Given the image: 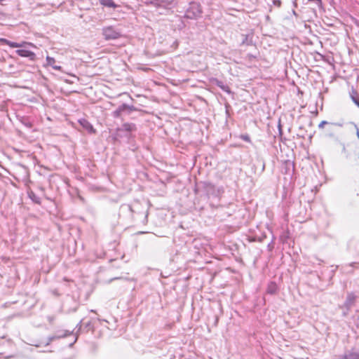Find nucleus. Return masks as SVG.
<instances>
[{"instance_id":"obj_1","label":"nucleus","mask_w":359,"mask_h":359,"mask_svg":"<svg viewBox=\"0 0 359 359\" xmlns=\"http://www.w3.org/2000/svg\"><path fill=\"white\" fill-rule=\"evenodd\" d=\"M102 33L105 40H115L121 36L120 30L116 29L113 26L104 27Z\"/></svg>"},{"instance_id":"obj_2","label":"nucleus","mask_w":359,"mask_h":359,"mask_svg":"<svg viewBox=\"0 0 359 359\" xmlns=\"http://www.w3.org/2000/svg\"><path fill=\"white\" fill-rule=\"evenodd\" d=\"M202 190L206 194L208 197L218 196L220 193V189L215 187L214 184L207 182H202L200 183Z\"/></svg>"},{"instance_id":"obj_3","label":"nucleus","mask_w":359,"mask_h":359,"mask_svg":"<svg viewBox=\"0 0 359 359\" xmlns=\"http://www.w3.org/2000/svg\"><path fill=\"white\" fill-rule=\"evenodd\" d=\"M202 13L201 6L196 2H191L186 11V16L188 18H196L201 15Z\"/></svg>"},{"instance_id":"obj_4","label":"nucleus","mask_w":359,"mask_h":359,"mask_svg":"<svg viewBox=\"0 0 359 359\" xmlns=\"http://www.w3.org/2000/svg\"><path fill=\"white\" fill-rule=\"evenodd\" d=\"M71 334H72V332L68 331V330L58 331L55 335L49 337L46 341L41 342L39 344H34V345L37 346V347H39V346H41L42 345L48 346L53 341H54L55 339H60V338H62V337H65L67 336L70 335Z\"/></svg>"},{"instance_id":"obj_5","label":"nucleus","mask_w":359,"mask_h":359,"mask_svg":"<svg viewBox=\"0 0 359 359\" xmlns=\"http://www.w3.org/2000/svg\"><path fill=\"white\" fill-rule=\"evenodd\" d=\"M357 299V296L353 293L350 292L348 293L346 301L344 302V305L342 306V308L346 309V312L344 313V316H346L348 313V311L351 309V308L355 305V301Z\"/></svg>"},{"instance_id":"obj_6","label":"nucleus","mask_w":359,"mask_h":359,"mask_svg":"<svg viewBox=\"0 0 359 359\" xmlns=\"http://www.w3.org/2000/svg\"><path fill=\"white\" fill-rule=\"evenodd\" d=\"M135 109L134 106H130L127 104H123L120 105L115 111H113L112 116L114 118H118L121 116V114L126 111L128 110L130 111H134Z\"/></svg>"},{"instance_id":"obj_7","label":"nucleus","mask_w":359,"mask_h":359,"mask_svg":"<svg viewBox=\"0 0 359 359\" xmlns=\"http://www.w3.org/2000/svg\"><path fill=\"white\" fill-rule=\"evenodd\" d=\"M0 41L2 43L9 46L11 48H21V47H24L25 45L33 46V44L31 43H28V42H25V41H23L22 43H16V42H13V41H8L6 39H0Z\"/></svg>"},{"instance_id":"obj_8","label":"nucleus","mask_w":359,"mask_h":359,"mask_svg":"<svg viewBox=\"0 0 359 359\" xmlns=\"http://www.w3.org/2000/svg\"><path fill=\"white\" fill-rule=\"evenodd\" d=\"M15 53L20 57H27L30 60L34 61L36 59V55L34 52L25 50V49H18L15 51Z\"/></svg>"},{"instance_id":"obj_9","label":"nucleus","mask_w":359,"mask_h":359,"mask_svg":"<svg viewBox=\"0 0 359 359\" xmlns=\"http://www.w3.org/2000/svg\"><path fill=\"white\" fill-rule=\"evenodd\" d=\"M80 125L86 129L89 133H95V130L93 128L92 124L85 118L79 120Z\"/></svg>"},{"instance_id":"obj_10","label":"nucleus","mask_w":359,"mask_h":359,"mask_svg":"<svg viewBox=\"0 0 359 359\" xmlns=\"http://www.w3.org/2000/svg\"><path fill=\"white\" fill-rule=\"evenodd\" d=\"M46 60L47 65L51 66L53 67V69H54L55 70H62L61 66L55 65V58L50 57V56H47L46 58Z\"/></svg>"},{"instance_id":"obj_11","label":"nucleus","mask_w":359,"mask_h":359,"mask_svg":"<svg viewBox=\"0 0 359 359\" xmlns=\"http://www.w3.org/2000/svg\"><path fill=\"white\" fill-rule=\"evenodd\" d=\"M121 130L127 132H133L136 130V126L133 123H125L122 125Z\"/></svg>"},{"instance_id":"obj_12","label":"nucleus","mask_w":359,"mask_h":359,"mask_svg":"<svg viewBox=\"0 0 359 359\" xmlns=\"http://www.w3.org/2000/svg\"><path fill=\"white\" fill-rule=\"evenodd\" d=\"M101 5L108 8H116L118 6L114 3L113 0H99Z\"/></svg>"},{"instance_id":"obj_13","label":"nucleus","mask_w":359,"mask_h":359,"mask_svg":"<svg viewBox=\"0 0 359 359\" xmlns=\"http://www.w3.org/2000/svg\"><path fill=\"white\" fill-rule=\"evenodd\" d=\"M277 290H278V287L275 283L271 282L268 285V287H267V292L268 293L275 294Z\"/></svg>"},{"instance_id":"obj_14","label":"nucleus","mask_w":359,"mask_h":359,"mask_svg":"<svg viewBox=\"0 0 359 359\" xmlns=\"http://www.w3.org/2000/svg\"><path fill=\"white\" fill-rule=\"evenodd\" d=\"M327 125L329 126V127L327 128V132H329V133L333 132L334 127H335V126H338V127H342L343 126V123H328ZM330 135L332 136L333 134L330 133Z\"/></svg>"},{"instance_id":"obj_15","label":"nucleus","mask_w":359,"mask_h":359,"mask_svg":"<svg viewBox=\"0 0 359 359\" xmlns=\"http://www.w3.org/2000/svg\"><path fill=\"white\" fill-rule=\"evenodd\" d=\"M351 97L353 102L359 107L358 94L355 90H352V91L351 93Z\"/></svg>"},{"instance_id":"obj_16","label":"nucleus","mask_w":359,"mask_h":359,"mask_svg":"<svg viewBox=\"0 0 359 359\" xmlns=\"http://www.w3.org/2000/svg\"><path fill=\"white\" fill-rule=\"evenodd\" d=\"M121 209L123 210V211H130L131 213H133L134 212V210H133V208L131 205H129V204H123L121 205Z\"/></svg>"},{"instance_id":"obj_17","label":"nucleus","mask_w":359,"mask_h":359,"mask_svg":"<svg viewBox=\"0 0 359 359\" xmlns=\"http://www.w3.org/2000/svg\"><path fill=\"white\" fill-rule=\"evenodd\" d=\"M29 198L34 201L36 203L39 204L41 203L39 198L36 197L34 192L31 191L29 193Z\"/></svg>"},{"instance_id":"obj_18","label":"nucleus","mask_w":359,"mask_h":359,"mask_svg":"<svg viewBox=\"0 0 359 359\" xmlns=\"http://www.w3.org/2000/svg\"><path fill=\"white\" fill-rule=\"evenodd\" d=\"M222 90H223L224 91L228 93H231V90H230V88H229V86H224V87H222Z\"/></svg>"},{"instance_id":"obj_19","label":"nucleus","mask_w":359,"mask_h":359,"mask_svg":"<svg viewBox=\"0 0 359 359\" xmlns=\"http://www.w3.org/2000/svg\"><path fill=\"white\" fill-rule=\"evenodd\" d=\"M329 122L326 121H323L320 123V124L318 125V128H321L324 126V125H327Z\"/></svg>"},{"instance_id":"obj_20","label":"nucleus","mask_w":359,"mask_h":359,"mask_svg":"<svg viewBox=\"0 0 359 359\" xmlns=\"http://www.w3.org/2000/svg\"><path fill=\"white\" fill-rule=\"evenodd\" d=\"M355 323L358 326H359V310L357 311V316L355 318Z\"/></svg>"},{"instance_id":"obj_21","label":"nucleus","mask_w":359,"mask_h":359,"mask_svg":"<svg viewBox=\"0 0 359 359\" xmlns=\"http://www.w3.org/2000/svg\"><path fill=\"white\" fill-rule=\"evenodd\" d=\"M217 85L218 87H219L222 89V87H224V83L222 81H217Z\"/></svg>"},{"instance_id":"obj_22","label":"nucleus","mask_w":359,"mask_h":359,"mask_svg":"<svg viewBox=\"0 0 359 359\" xmlns=\"http://www.w3.org/2000/svg\"><path fill=\"white\" fill-rule=\"evenodd\" d=\"M278 130H279L280 135H282V129H281V125H280V120H279V123H278Z\"/></svg>"},{"instance_id":"obj_23","label":"nucleus","mask_w":359,"mask_h":359,"mask_svg":"<svg viewBox=\"0 0 359 359\" xmlns=\"http://www.w3.org/2000/svg\"><path fill=\"white\" fill-rule=\"evenodd\" d=\"M246 57L248 58L250 60H251L252 58H255V57L251 54H248L246 55Z\"/></svg>"},{"instance_id":"obj_24","label":"nucleus","mask_w":359,"mask_h":359,"mask_svg":"<svg viewBox=\"0 0 359 359\" xmlns=\"http://www.w3.org/2000/svg\"><path fill=\"white\" fill-rule=\"evenodd\" d=\"M243 140L248 142L250 141V137L248 135H245L243 137Z\"/></svg>"},{"instance_id":"obj_25","label":"nucleus","mask_w":359,"mask_h":359,"mask_svg":"<svg viewBox=\"0 0 359 359\" xmlns=\"http://www.w3.org/2000/svg\"><path fill=\"white\" fill-rule=\"evenodd\" d=\"M158 0H154V1H151V4H154V6H158Z\"/></svg>"},{"instance_id":"obj_26","label":"nucleus","mask_w":359,"mask_h":359,"mask_svg":"<svg viewBox=\"0 0 359 359\" xmlns=\"http://www.w3.org/2000/svg\"><path fill=\"white\" fill-rule=\"evenodd\" d=\"M341 146H342V151L345 152L346 151V147H345L344 144L341 143Z\"/></svg>"},{"instance_id":"obj_27","label":"nucleus","mask_w":359,"mask_h":359,"mask_svg":"<svg viewBox=\"0 0 359 359\" xmlns=\"http://www.w3.org/2000/svg\"><path fill=\"white\" fill-rule=\"evenodd\" d=\"M357 136H358V137L359 139V130H358V128H357Z\"/></svg>"},{"instance_id":"obj_28","label":"nucleus","mask_w":359,"mask_h":359,"mask_svg":"<svg viewBox=\"0 0 359 359\" xmlns=\"http://www.w3.org/2000/svg\"><path fill=\"white\" fill-rule=\"evenodd\" d=\"M354 264H355V263H351V264H350V266H353Z\"/></svg>"},{"instance_id":"obj_29","label":"nucleus","mask_w":359,"mask_h":359,"mask_svg":"<svg viewBox=\"0 0 359 359\" xmlns=\"http://www.w3.org/2000/svg\"><path fill=\"white\" fill-rule=\"evenodd\" d=\"M276 4L280 5V1H278V2H276Z\"/></svg>"},{"instance_id":"obj_30","label":"nucleus","mask_w":359,"mask_h":359,"mask_svg":"<svg viewBox=\"0 0 359 359\" xmlns=\"http://www.w3.org/2000/svg\"><path fill=\"white\" fill-rule=\"evenodd\" d=\"M276 4L280 5V1H278V2H276Z\"/></svg>"}]
</instances>
